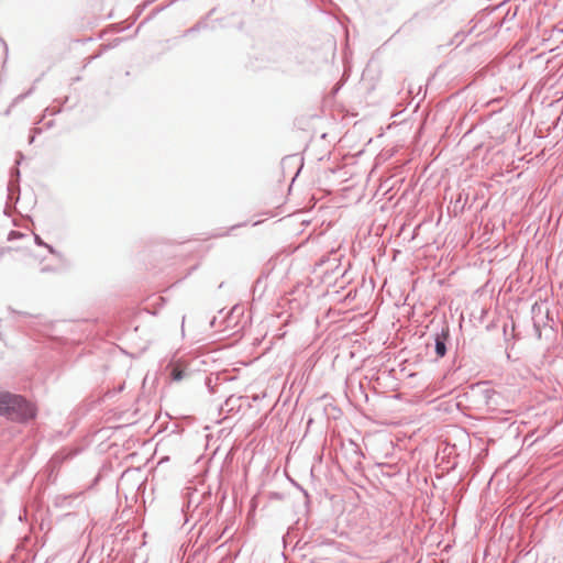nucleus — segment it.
<instances>
[{
    "mask_svg": "<svg viewBox=\"0 0 563 563\" xmlns=\"http://www.w3.org/2000/svg\"><path fill=\"white\" fill-rule=\"evenodd\" d=\"M0 415L11 419L26 420L35 416V409L21 396L0 393Z\"/></svg>",
    "mask_w": 563,
    "mask_h": 563,
    "instance_id": "1",
    "label": "nucleus"
},
{
    "mask_svg": "<svg viewBox=\"0 0 563 563\" xmlns=\"http://www.w3.org/2000/svg\"><path fill=\"white\" fill-rule=\"evenodd\" d=\"M168 368L170 369V377L173 380L178 382L183 379L185 369L180 362L169 364Z\"/></svg>",
    "mask_w": 563,
    "mask_h": 563,
    "instance_id": "2",
    "label": "nucleus"
},
{
    "mask_svg": "<svg viewBox=\"0 0 563 563\" xmlns=\"http://www.w3.org/2000/svg\"><path fill=\"white\" fill-rule=\"evenodd\" d=\"M435 352L439 357L444 356L446 352L445 344L439 336L435 340Z\"/></svg>",
    "mask_w": 563,
    "mask_h": 563,
    "instance_id": "3",
    "label": "nucleus"
}]
</instances>
